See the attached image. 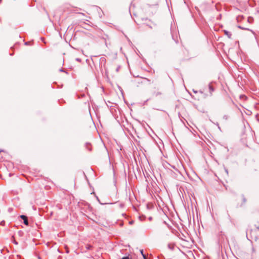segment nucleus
Masks as SVG:
<instances>
[{
  "label": "nucleus",
  "mask_w": 259,
  "mask_h": 259,
  "mask_svg": "<svg viewBox=\"0 0 259 259\" xmlns=\"http://www.w3.org/2000/svg\"><path fill=\"white\" fill-rule=\"evenodd\" d=\"M3 150L0 149V152H3Z\"/></svg>",
  "instance_id": "obj_22"
},
{
  "label": "nucleus",
  "mask_w": 259,
  "mask_h": 259,
  "mask_svg": "<svg viewBox=\"0 0 259 259\" xmlns=\"http://www.w3.org/2000/svg\"><path fill=\"white\" fill-rule=\"evenodd\" d=\"M122 259H130L128 256H124L122 258Z\"/></svg>",
  "instance_id": "obj_13"
},
{
  "label": "nucleus",
  "mask_w": 259,
  "mask_h": 259,
  "mask_svg": "<svg viewBox=\"0 0 259 259\" xmlns=\"http://www.w3.org/2000/svg\"><path fill=\"white\" fill-rule=\"evenodd\" d=\"M199 93H200L201 94H203V92L201 91H199Z\"/></svg>",
  "instance_id": "obj_21"
},
{
  "label": "nucleus",
  "mask_w": 259,
  "mask_h": 259,
  "mask_svg": "<svg viewBox=\"0 0 259 259\" xmlns=\"http://www.w3.org/2000/svg\"><path fill=\"white\" fill-rule=\"evenodd\" d=\"M59 71H60V72H65V73H67L66 71H65L63 68L60 69L59 70Z\"/></svg>",
  "instance_id": "obj_10"
},
{
  "label": "nucleus",
  "mask_w": 259,
  "mask_h": 259,
  "mask_svg": "<svg viewBox=\"0 0 259 259\" xmlns=\"http://www.w3.org/2000/svg\"><path fill=\"white\" fill-rule=\"evenodd\" d=\"M133 223V221H131V222H130V224H132Z\"/></svg>",
  "instance_id": "obj_19"
},
{
  "label": "nucleus",
  "mask_w": 259,
  "mask_h": 259,
  "mask_svg": "<svg viewBox=\"0 0 259 259\" xmlns=\"http://www.w3.org/2000/svg\"><path fill=\"white\" fill-rule=\"evenodd\" d=\"M5 222L4 221H2L1 223H0V225H2V226H4L5 225Z\"/></svg>",
  "instance_id": "obj_8"
},
{
  "label": "nucleus",
  "mask_w": 259,
  "mask_h": 259,
  "mask_svg": "<svg viewBox=\"0 0 259 259\" xmlns=\"http://www.w3.org/2000/svg\"><path fill=\"white\" fill-rule=\"evenodd\" d=\"M13 210V208H11V207H10L8 208V211L9 212H11Z\"/></svg>",
  "instance_id": "obj_7"
},
{
  "label": "nucleus",
  "mask_w": 259,
  "mask_h": 259,
  "mask_svg": "<svg viewBox=\"0 0 259 259\" xmlns=\"http://www.w3.org/2000/svg\"><path fill=\"white\" fill-rule=\"evenodd\" d=\"M224 33L225 35H226L229 38H231L232 34L230 32L227 30H224Z\"/></svg>",
  "instance_id": "obj_2"
},
{
  "label": "nucleus",
  "mask_w": 259,
  "mask_h": 259,
  "mask_svg": "<svg viewBox=\"0 0 259 259\" xmlns=\"http://www.w3.org/2000/svg\"><path fill=\"white\" fill-rule=\"evenodd\" d=\"M152 219V218L151 217H150L149 218V220H151Z\"/></svg>",
  "instance_id": "obj_23"
},
{
  "label": "nucleus",
  "mask_w": 259,
  "mask_h": 259,
  "mask_svg": "<svg viewBox=\"0 0 259 259\" xmlns=\"http://www.w3.org/2000/svg\"><path fill=\"white\" fill-rule=\"evenodd\" d=\"M13 242L15 244H18V242L16 241H15V240Z\"/></svg>",
  "instance_id": "obj_17"
},
{
  "label": "nucleus",
  "mask_w": 259,
  "mask_h": 259,
  "mask_svg": "<svg viewBox=\"0 0 259 259\" xmlns=\"http://www.w3.org/2000/svg\"><path fill=\"white\" fill-rule=\"evenodd\" d=\"M76 60L77 61H78V62H80V61H81V59H79V58H76Z\"/></svg>",
  "instance_id": "obj_14"
},
{
  "label": "nucleus",
  "mask_w": 259,
  "mask_h": 259,
  "mask_svg": "<svg viewBox=\"0 0 259 259\" xmlns=\"http://www.w3.org/2000/svg\"><path fill=\"white\" fill-rule=\"evenodd\" d=\"M96 198H97V200L98 201V202L102 205H104V204H108V203H101L99 199V198L96 196ZM110 204H112V203H111Z\"/></svg>",
  "instance_id": "obj_6"
},
{
  "label": "nucleus",
  "mask_w": 259,
  "mask_h": 259,
  "mask_svg": "<svg viewBox=\"0 0 259 259\" xmlns=\"http://www.w3.org/2000/svg\"><path fill=\"white\" fill-rule=\"evenodd\" d=\"M225 172H226V174H227V175H228L229 172H228V169L226 168H225Z\"/></svg>",
  "instance_id": "obj_9"
},
{
  "label": "nucleus",
  "mask_w": 259,
  "mask_h": 259,
  "mask_svg": "<svg viewBox=\"0 0 259 259\" xmlns=\"http://www.w3.org/2000/svg\"><path fill=\"white\" fill-rule=\"evenodd\" d=\"M140 252H141V254L142 255V256H143V257L144 259H147V257H146V255L144 254L143 250V249L141 250H140Z\"/></svg>",
  "instance_id": "obj_5"
},
{
  "label": "nucleus",
  "mask_w": 259,
  "mask_h": 259,
  "mask_svg": "<svg viewBox=\"0 0 259 259\" xmlns=\"http://www.w3.org/2000/svg\"><path fill=\"white\" fill-rule=\"evenodd\" d=\"M20 218L23 220L24 224L26 225H29V222L27 219V217L25 215H21Z\"/></svg>",
  "instance_id": "obj_1"
},
{
  "label": "nucleus",
  "mask_w": 259,
  "mask_h": 259,
  "mask_svg": "<svg viewBox=\"0 0 259 259\" xmlns=\"http://www.w3.org/2000/svg\"><path fill=\"white\" fill-rule=\"evenodd\" d=\"M85 146L86 147V148L90 151H91L92 150L91 149V144L90 143H85Z\"/></svg>",
  "instance_id": "obj_3"
},
{
  "label": "nucleus",
  "mask_w": 259,
  "mask_h": 259,
  "mask_svg": "<svg viewBox=\"0 0 259 259\" xmlns=\"http://www.w3.org/2000/svg\"><path fill=\"white\" fill-rule=\"evenodd\" d=\"M242 196H243V203H245V202H246V199H245V198L244 197V196H243V195Z\"/></svg>",
  "instance_id": "obj_11"
},
{
  "label": "nucleus",
  "mask_w": 259,
  "mask_h": 259,
  "mask_svg": "<svg viewBox=\"0 0 259 259\" xmlns=\"http://www.w3.org/2000/svg\"><path fill=\"white\" fill-rule=\"evenodd\" d=\"M193 92L194 93H195V94H196V93H198V91H195L194 90H193Z\"/></svg>",
  "instance_id": "obj_16"
},
{
  "label": "nucleus",
  "mask_w": 259,
  "mask_h": 259,
  "mask_svg": "<svg viewBox=\"0 0 259 259\" xmlns=\"http://www.w3.org/2000/svg\"><path fill=\"white\" fill-rule=\"evenodd\" d=\"M209 92H210V94L211 95L212 94V92L214 91V88L211 86L210 85V84L209 85Z\"/></svg>",
  "instance_id": "obj_4"
},
{
  "label": "nucleus",
  "mask_w": 259,
  "mask_h": 259,
  "mask_svg": "<svg viewBox=\"0 0 259 259\" xmlns=\"http://www.w3.org/2000/svg\"><path fill=\"white\" fill-rule=\"evenodd\" d=\"M30 42V41H27V42H25V45L27 46V45H29Z\"/></svg>",
  "instance_id": "obj_12"
},
{
  "label": "nucleus",
  "mask_w": 259,
  "mask_h": 259,
  "mask_svg": "<svg viewBox=\"0 0 259 259\" xmlns=\"http://www.w3.org/2000/svg\"><path fill=\"white\" fill-rule=\"evenodd\" d=\"M92 247V246L91 245H88L87 248L88 249H90Z\"/></svg>",
  "instance_id": "obj_15"
},
{
  "label": "nucleus",
  "mask_w": 259,
  "mask_h": 259,
  "mask_svg": "<svg viewBox=\"0 0 259 259\" xmlns=\"http://www.w3.org/2000/svg\"><path fill=\"white\" fill-rule=\"evenodd\" d=\"M238 27H239V28H241V29H244V28H242V27H241V26H238Z\"/></svg>",
  "instance_id": "obj_18"
},
{
  "label": "nucleus",
  "mask_w": 259,
  "mask_h": 259,
  "mask_svg": "<svg viewBox=\"0 0 259 259\" xmlns=\"http://www.w3.org/2000/svg\"><path fill=\"white\" fill-rule=\"evenodd\" d=\"M257 229H258V230H259V227H257Z\"/></svg>",
  "instance_id": "obj_24"
},
{
  "label": "nucleus",
  "mask_w": 259,
  "mask_h": 259,
  "mask_svg": "<svg viewBox=\"0 0 259 259\" xmlns=\"http://www.w3.org/2000/svg\"><path fill=\"white\" fill-rule=\"evenodd\" d=\"M119 67H118L116 69V71H118V70H119Z\"/></svg>",
  "instance_id": "obj_20"
}]
</instances>
